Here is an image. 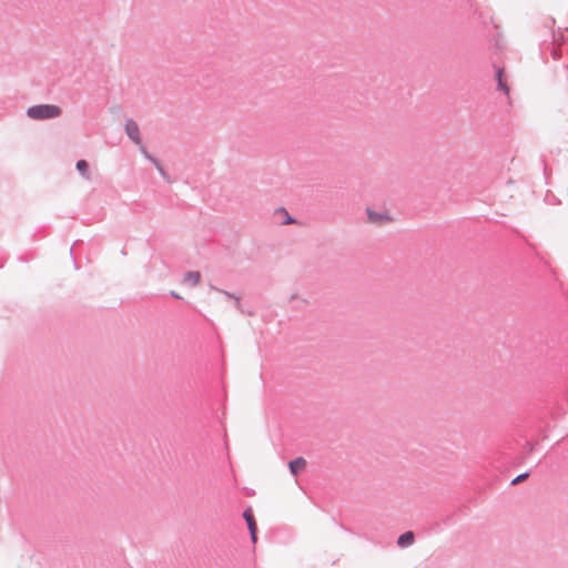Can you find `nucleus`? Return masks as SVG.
Here are the masks:
<instances>
[{
    "label": "nucleus",
    "instance_id": "obj_12",
    "mask_svg": "<svg viewBox=\"0 0 568 568\" xmlns=\"http://www.w3.org/2000/svg\"><path fill=\"white\" fill-rule=\"evenodd\" d=\"M280 212L285 214V215H287V212L285 210H283V209H281Z\"/></svg>",
    "mask_w": 568,
    "mask_h": 568
},
{
    "label": "nucleus",
    "instance_id": "obj_6",
    "mask_svg": "<svg viewBox=\"0 0 568 568\" xmlns=\"http://www.w3.org/2000/svg\"><path fill=\"white\" fill-rule=\"evenodd\" d=\"M415 536L413 531H406L399 536L397 544L399 547H407L414 544Z\"/></svg>",
    "mask_w": 568,
    "mask_h": 568
},
{
    "label": "nucleus",
    "instance_id": "obj_10",
    "mask_svg": "<svg viewBox=\"0 0 568 568\" xmlns=\"http://www.w3.org/2000/svg\"><path fill=\"white\" fill-rule=\"evenodd\" d=\"M527 477H528V474H521V475L517 476V477L511 481V484H513V485H517V484L521 483L523 480H525Z\"/></svg>",
    "mask_w": 568,
    "mask_h": 568
},
{
    "label": "nucleus",
    "instance_id": "obj_1",
    "mask_svg": "<svg viewBox=\"0 0 568 568\" xmlns=\"http://www.w3.org/2000/svg\"><path fill=\"white\" fill-rule=\"evenodd\" d=\"M61 109L53 104L33 105L27 110V115L33 120H47L58 118Z\"/></svg>",
    "mask_w": 568,
    "mask_h": 568
},
{
    "label": "nucleus",
    "instance_id": "obj_11",
    "mask_svg": "<svg viewBox=\"0 0 568 568\" xmlns=\"http://www.w3.org/2000/svg\"><path fill=\"white\" fill-rule=\"evenodd\" d=\"M294 221L291 219V217H287V220L285 221V224H291L293 223Z\"/></svg>",
    "mask_w": 568,
    "mask_h": 568
},
{
    "label": "nucleus",
    "instance_id": "obj_5",
    "mask_svg": "<svg viewBox=\"0 0 568 568\" xmlns=\"http://www.w3.org/2000/svg\"><path fill=\"white\" fill-rule=\"evenodd\" d=\"M243 516L247 523L252 540L255 542L256 541V523H255L254 516L250 509L245 510Z\"/></svg>",
    "mask_w": 568,
    "mask_h": 568
},
{
    "label": "nucleus",
    "instance_id": "obj_7",
    "mask_svg": "<svg viewBox=\"0 0 568 568\" xmlns=\"http://www.w3.org/2000/svg\"><path fill=\"white\" fill-rule=\"evenodd\" d=\"M200 278H201V275L199 272H189L185 274L183 281L185 284H187L190 286H195L199 284Z\"/></svg>",
    "mask_w": 568,
    "mask_h": 568
},
{
    "label": "nucleus",
    "instance_id": "obj_4",
    "mask_svg": "<svg viewBox=\"0 0 568 568\" xmlns=\"http://www.w3.org/2000/svg\"><path fill=\"white\" fill-rule=\"evenodd\" d=\"M306 467V460L303 457H297L288 463V468L293 475L302 473Z\"/></svg>",
    "mask_w": 568,
    "mask_h": 568
},
{
    "label": "nucleus",
    "instance_id": "obj_8",
    "mask_svg": "<svg viewBox=\"0 0 568 568\" xmlns=\"http://www.w3.org/2000/svg\"><path fill=\"white\" fill-rule=\"evenodd\" d=\"M503 74H504V70L499 69L497 71L498 88L501 91H504L506 94H509V87L504 82Z\"/></svg>",
    "mask_w": 568,
    "mask_h": 568
},
{
    "label": "nucleus",
    "instance_id": "obj_9",
    "mask_svg": "<svg viewBox=\"0 0 568 568\" xmlns=\"http://www.w3.org/2000/svg\"><path fill=\"white\" fill-rule=\"evenodd\" d=\"M77 169L78 171L84 176V178H89L88 175V171H89V165H88V162L85 160H79L77 162Z\"/></svg>",
    "mask_w": 568,
    "mask_h": 568
},
{
    "label": "nucleus",
    "instance_id": "obj_2",
    "mask_svg": "<svg viewBox=\"0 0 568 568\" xmlns=\"http://www.w3.org/2000/svg\"><path fill=\"white\" fill-rule=\"evenodd\" d=\"M367 223L382 227L394 222L393 215L388 210L375 211L372 207L366 209Z\"/></svg>",
    "mask_w": 568,
    "mask_h": 568
},
{
    "label": "nucleus",
    "instance_id": "obj_13",
    "mask_svg": "<svg viewBox=\"0 0 568 568\" xmlns=\"http://www.w3.org/2000/svg\"><path fill=\"white\" fill-rule=\"evenodd\" d=\"M172 295H173L174 297H176V298H179V297H180V295H178V294H175V293H172Z\"/></svg>",
    "mask_w": 568,
    "mask_h": 568
},
{
    "label": "nucleus",
    "instance_id": "obj_3",
    "mask_svg": "<svg viewBox=\"0 0 568 568\" xmlns=\"http://www.w3.org/2000/svg\"><path fill=\"white\" fill-rule=\"evenodd\" d=\"M125 132L129 135V138L135 143L141 144V138H140V130L133 120H128L125 122Z\"/></svg>",
    "mask_w": 568,
    "mask_h": 568
}]
</instances>
